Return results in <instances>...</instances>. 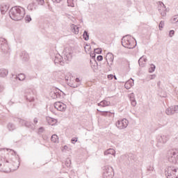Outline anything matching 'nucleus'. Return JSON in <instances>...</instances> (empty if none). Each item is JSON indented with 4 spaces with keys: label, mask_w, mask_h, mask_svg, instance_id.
Segmentation results:
<instances>
[{
    "label": "nucleus",
    "mask_w": 178,
    "mask_h": 178,
    "mask_svg": "<svg viewBox=\"0 0 178 178\" xmlns=\"http://www.w3.org/2000/svg\"><path fill=\"white\" fill-rule=\"evenodd\" d=\"M20 163L13 150L0 149V170L4 173H10L17 170Z\"/></svg>",
    "instance_id": "obj_1"
},
{
    "label": "nucleus",
    "mask_w": 178,
    "mask_h": 178,
    "mask_svg": "<svg viewBox=\"0 0 178 178\" xmlns=\"http://www.w3.org/2000/svg\"><path fill=\"white\" fill-rule=\"evenodd\" d=\"M24 15H26V11H24V9L20 6L13 7L9 12L10 19L15 20L16 22L22 20V19L24 17Z\"/></svg>",
    "instance_id": "obj_2"
},
{
    "label": "nucleus",
    "mask_w": 178,
    "mask_h": 178,
    "mask_svg": "<svg viewBox=\"0 0 178 178\" xmlns=\"http://www.w3.org/2000/svg\"><path fill=\"white\" fill-rule=\"evenodd\" d=\"M134 39L130 35H127L124 36L122 39V45L124 48H128L129 49H133L136 48V44H134Z\"/></svg>",
    "instance_id": "obj_3"
},
{
    "label": "nucleus",
    "mask_w": 178,
    "mask_h": 178,
    "mask_svg": "<svg viewBox=\"0 0 178 178\" xmlns=\"http://www.w3.org/2000/svg\"><path fill=\"white\" fill-rule=\"evenodd\" d=\"M167 178H178V168L175 165H168L165 170Z\"/></svg>",
    "instance_id": "obj_4"
},
{
    "label": "nucleus",
    "mask_w": 178,
    "mask_h": 178,
    "mask_svg": "<svg viewBox=\"0 0 178 178\" xmlns=\"http://www.w3.org/2000/svg\"><path fill=\"white\" fill-rule=\"evenodd\" d=\"M114 175L112 167L108 165L103 167V178H113Z\"/></svg>",
    "instance_id": "obj_5"
},
{
    "label": "nucleus",
    "mask_w": 178,
    "mask_h": 178,
    "mask_svg": "<svg viewBox=\"0 0 178 178\" xmlns=\"http://www.w3.org/2000/svg\"><path fill=\"white\" fill-rule=\"evenodd\" d=\"M63 55L65 60H72L73 56V49L72 47H65L63 51Z\"/></svg>",
    "instance_id": "obj_6"
},
{
    "label": "nucleus",
    "mask_w": 178,
    "mask_h": 178,
    "mask_svg": "<svg viewBox=\"0 0 178 178\" xmlns=\"http://www.w3.org/2000/svg\"><path fill=\"white\" fill-rule=\"evenodd\" d=\"M115 126L118 127V129H120V130H123V129H126V127L129 126V120H127L126 118L119 120L115 123Z\"/></svg>",
    "instance_id": "obj_7"
},
{
    "label": "nucleus",
    "mask_w": 178,
    "mask_h": 178,
    "mask_svg": "<svg viewBox=\"0 0 178 178\" xmlns=\"http://www.w3.org/2000/svg\"><path fill=\"white\" fill-rule=\"evenodd\" d=\"M34 90L33 89H26L25 90V98L29 102H33L34 101Z\"/></svg>",
    "instance_id": "obj_8"
},
{
    "label": "nucleus",
    "mask_w": 178,
    "mask_h": 178,
    "mask_svg": "<svg viewBox=\"0 0 178 178\" xmlns=\"http://www.w3.org/2000/svg\"><path fill=\"white\" fill-rule=\"evenodd\" d=\"M168 161L171 163H177L178 161V152L176 151H170V155L168 157Z\"/></svg>",
    "instance_id": "obj_9"
},
{
    "label": "nucleus",
    "mask_w": 178,
    "mask_h": 178,
    "mask_svg": "<svg viewBox=\"0 0 178 178\" xmlns=\"http://www.w3.org/2000/svg\"><path fill=\"white\" fill-rule=\"evenodd\" d=\"M157 5H158V10L160 15H161L163 17H165V16H166V6H165V4H163L162 1H159L157 3Z\"/></svg>",
    "instance_id": "obj_10"
},
{
    "label": "nucleus",
    "mask_w": 178,
    "mask_h": 178,
    "mask_svg": "<svg viewBox=\"0 0 178 178\" xmlns=\"http://www.w3.org/2000/svg\"><path fill=\"white\" fill-rule=\"evenodd\" d=\"M54 108L57 109V111H60V112H65L67 106H66V104L60 102H56L54 103Z\"/></svg>",
    "instance_id": "obj_11"
},
{
    "label": "nucleus",
    "mask_w": 178,
    "mask_h": 178,
    "mask_svg": "<svg viewBox=\"0 0 178 178\" xmlns=\"http://www.w3.org/2000/svg\"><path fill=\"white\" fill-rule=\"evenodd\" d=\"M166 115H171L178 113V106H172L165 110Z\"/></svg>",
    "instance_id": "obj_12"
},
{
    "label": "nucleus",
    "mask_w": 178,
    "mask_h": 178,
    "mask_svg": "<svg viewBox=\"0 0 178 178\" xmlns=\"http://www.w3.org/2000/svg\"><path fill=\"white\" fill-rule=\"evenodd\" d=\"M0 49H1L3 52L8 51V43H6V40L3 38H0Z\"/></svg>",
    "instance_id": "obj_13"
},
{
    "label": "nucleus",
    "mask_w": 178,
    "mask_h": 178,
    "mask_svg": "<svg viewBox=\"0 0 178 178\" xmlns=\"http://www.w3.org/2000/svg\"><path fill=\"white\" fill-rule=\"evenodd\" d=\"M158 143L165 144L169 140V135H161L157 137Z\"/></svg>",
    "instance_id": "obj_14"
},
{
    "label": "nucleus",
    "mask_w": 178,
    "mask_h": 178,
    "mask_svg": "<svg viewBox=\"0 0 178 178\" xmlns=\"http://www.w3.org/2000/svg\"><path fill=\"white\" fill-rule=\"evenodd\" d=\"M75 81L76 84L73 83V81H72V76H70V82L68 83V85L70 86V87H72V88H77V87H79L80 86V84H81V82H80V79L79 78H76L75 79Z\"/></svg>",
    "instance_id": "obj_15"
},
{
    "label": "nucleus",
    "mask_w": 178,
    "mask_h": 178,
    "mask_svg": "<svg viewBox=\"0 0 178 178\" xmlns=\"http://www.w3.org/2000/svg\"><path fill=\"white\" fill-rule=\"evenodd\" d=\"M113 54L111 53H108L106 56V60L107 62V65L108 66H112V63H113Z\"/></svg>",
    "instance_id": "obj_16"
},
{
    "label": "nucleus",
    "mask_w": 178,
    "mask_h": 178,
    "mask_svg": "<svg viewBox=\"0 0 178 178\" xmlns=\"http://www.w3.org/2000/svg\"><path fill=\"white\" fill-rule=\"evenodd\" d=\"M54 63L60 64V65H61V66H63V65L65 63L63 62V57H62V56H60V54H57L55 56Z\"/></svg>",
    "instance_id": "obj_17"
},
{
    "label": "nucleus",
    "mask_w": 178,
    "mask_h": 178,
    "mask_svg": "<svg viewBox=\"0 0 178 178\" xmlns=\"http://www.w3.org/2000/svg\"><path fill=\"white\" fill-rule=\"evenodd\" d=\"M93 59L90 60V66L94 72H97L98 70V63L94 58H95V56H92Z\"/></svg>",
    "instance_id": "obj_18"
},
{
    "label": "nucleus",
    "mask_w": 178,
    "mask_h": 178,
    "mask_svg": "<svg viewBox=\"0 0 178 178\" xmlns=\"http://www.w3.org/2000/svg\"><path fill=\"white\" fill-rule=\"evenodd\" d=\"M9 9V5L3 3L1 5L0 10L2 13V15H5L6 12H8Z\"/></svg>",
    "instance_id": "obj_19"
},
{
    "label": "nucleus",
    "mask_w": 178,
    "mask_h": 178,
    "mask_svg": "<svg viewBox=\"0 0 178 178\" xmlns=\"http://www.w3.org/2000/svg\"><path fill=\"white\" fill-rule=\"evenodd\" d=\"M20 57L24 62H27V60L30 59V56H29V54H27V52L24 51L20 54Z\"/></svg>",
    "instance_id": "obj_20"
},
{
    "label": "nucleus",
    "mask_w": 178,
    "mask_h": 178,
    "mask_svg": "<svg viewBox=\"0 0 178 178\" xmlns=\"http://www.w3.org/2000/svg\"><path fill=\"white\" fill-rule=\"evenodd\" d=\"M134 86V80L133 79H129L124 84V87L125 88H127V90H129V88H131V87H133Z\"/></svg>",
    "instance_id": "obj_21"
},
{
    "label": "nucleus",
    "mask_w": 178,
    "mask_h": 178,
    "mask_svg": "<svg viewBox=\"0 0 178 178\" xmlns=\"http://www.w3.org/2000/svg\"><path fill=\"white\" fill-rule=\"evenodd\" d=\"M146 63H147V58L144 56L140 57V59L138 60L139 65L141 67H144V66H145Z\"/></svg>",
    "instance_id": "obj_22"
},
{
    "label": "nucleus",
    "mask_w": 178,
    "mask_h": 178,
    "mask_svg": "<svg viewBox=\"0 0 178 178\" xmlns=\"http://www.w3.org/2000/svg\"><path fill=\"white\" fill-rule=\"evenodd\" d=\"M98 106H102L105 108V106H109L111 105V102H108L106 100H103L97 104Z\"/></svg>",
    "instance_id": "obj_23"
},
{
    "label": "nucleus",
    "mask_w": 178,
    "mask_h": 178,
    "mask_svg": "<svg viewBox=\"0 0 178 178\" xmlns=\"http://www.w3.org/2000/svg\"><path fill=\"white\" fill-rule=\"evenodd\" d=\"M46 120L47 122V123L49 124H50L51 126H54V124H56V123L58 122L56 120L50 118V117H47L46 118Z\"/></svg>",
    "instance_id": "obj_24"
},
{
    "label": "nucleus",
    "mask_w": 178,
    "mask_h": 178,
    "mask_svg": "<svg viewBox=\"0 0 178 178\" xmlns=\"http://www.w3.org/2000/svg\"><path fill=\"white\" fill-rule=\"evenodd\" d=\"M121 162H123V163L129 164V155L124 154L120 156Z\"/></svg>",
    "instance_id": "obj_25"
},
{
    "label": "nucleus",
    "mask_w": 178,
    "mask_h": 178,
    "mask_svg": "<svg viewBox=\"0 0 178 178\" xmlns=\"http://www.w3.org/2000/svg\"><path fill=\"white\" fill-rule=\"evenodd\" d=\"M104 155H113L115 156V155H116V152L113 149H108L104 152Z\"/></svg>",
    "instance_id": "obj_26"
},
{
    "label": "nucleus",
    "mask_w": 178,
    "mask_h": 178,
    "mask_svg": "<svg viewBox=\"0 0 178 178\" xmlns=\"http://www.w3.org/2000/svg\"><path fill=\"white\" fill-rule=\"evenodd\" d=\"M9 72L6 69H0V77H6Z\"/></svg>",
    "instance_id": "obj_27"
},
{
    "label": "nucleus",
    "mask_w": 178,
    "mask_h": 178,
    "mask_svg": "<svg viewBox=\"0 0 178 178\" xmlns=\"http://www.w3.org/2000/svg\"><path fill=\"white\" fill-rule=\"evenodd\" d=\"M71 29L74 34H79V27L77 26L72 24Z\"/></svg>",
    "instance_id": "obj_28"
},
{
    "label": "nucleus",
    "mask_w": 178,
    "mask_h": 178,
    "mask_svg": "<svg viewBox=\"0 0 178 178\" xmlns=\"http://www.w3.org/2000/svg\"><path fill=\"white\" fill-rule=\"evenodd\" d=\"M9 131H13L16 129V127L13 124V123L9 122L7 126Z\"/></svg>",
    "instance_id": "obj_29"
},
{
    "label": "nucleus",
    "mask_w": 178,
    "mask_h": 178,
    "mask_svg": "<svg viewBox=\"0 0 178 178\" xmlns=\"http://www.w3.org/2000/svg\"><path fill=\"white\" fill-rule=\"evenodd\" d=\"M83 38L85 40V41H88V40H90V35L88 34V32L87 31H85L83 32Z\"/></svg>",
    "instance_id": "obj_30"
},
{
    "label": "nucleus",
    "mask_w": 178,
    "mask_h": 178,
    "mask_svg": "<svg viewBox=\"0 0 178 178\" xmlns=\"http://www.w3.org/2000/svg\"><path fill=\"white\" fill-rule=\"evenodd\" d=\"M26 127H29V129H32L33 130H34V129H35V127H34V125H33L31 124V122L26 121L24 125Z\"/></svg>",
    "instance_id": "obj_31"
},
{
    "label": "nucleus",
    "mask_w": 178,
    "mask_h": 178,
    "mask_svg": "<svg viewBox=\"0 0 178 178\" xmlns=\"http://www.w3.org/2000/svg\"><path fill=\"white\" fill-rule=\"evenodd\" d=\"M52 143H59V138L56 136V134H54L51 136Z\"/></svg>",
    "instance_id": "obj_32"
},
{
    "label": "nucleus",
    "mask_w": 178,
    "mask_h": 178,
    "mask_svg": "<svg viewBox=\"0 0 178 178\" xmlns=\"http://www.w3.org/2000/svg\"><path fill=\"white\" fill-rule=\"evenodd\" d=\"M17 79H18V80H19L20 81H23V80L26 79V75H24V74H19L17 76Z\"/></svg>",
    "instance_id": "obj_33"
},
{
    "label": "nucleus",
    "mask_w": 178,
    "mask_h": 178,
    "mask_svg": "<svg viewBox=\"0 0 178 178\" xmlns=\"http://www.w3.org/2000/svg\"><path fill=\"white\" fill-rule=\"evenodd\" d=\"M155 69H156L155 65L151 64L150 68L149 69V73H152V72H155Z\"/></svg>",
    "instance_id": "obj_34"
},
{
    "label": "nucleus",
    "mask_w": 178,
    "mask_h": 178,
    "mask_svg": "<svg viewBox=\"0 0 178 178\" xmlns=\"http://www.w3.org/2000/svg\"><path fill=\"white\" fill-rule=\"evenodd\" d=\"M67 5L68 6H71L72 8L74 7V3H73V0H67Z\"/></svg>",
    "instance_id": "obj_35"
},
{
    "label": "nucleus",
    "mask_w": 178,
    "mask_h": 178,
    "mask_svg": "<svg viewBox=\"0 0 178 178\" xmlns=\"http://www.w3.org/2000/svg\"><path fill=\"white\" fill-rule=\"evenodd\" d=\"M72 165V161L69 159L65 161V165L67 168H70V165Z\"/></svg>",
    "instance_id": "obj_36"
},
{
    "label": "nucleus",
    "mask_w": 178,
    "mask_h": 178,
    "mask_svg": "<svg viewBox=\"0 0 178 178\" xmlns=\"http://www.w3.org/2000/svg\"><path fill=\"white\" fill-rule=\"evenodd\" d=\"M26 120L22 119H19V124H22V126H24L26 124Z\"/></svg>",
    "instance_id": "obj_37"
},
{
    "label": "nucleus",
    "mask_w": 178,
    "mask_h": 178,
    "mask_svg": "<svg viewBox=\"0 0 178 178\" xmlns=\"http://www.w3.org/2000/svg\"><path fill=\"white\" fill-rule=\"evenodd\" d=\"M178 22V16L177 15H175L172 17V23H177Z\"/></svg>",
    "instance_id": "obj_38"
},
{
    "label": "nucleus",
    "mask_w": 178,
    "mask_h": 178,
    "mask_svg": "<svg viewBox=\"0 0 178 178\" xmlns=\"http://www.w3.org/2000/svg\"><path fill=\"white\" fill-rule=\"evenodd\" d=\"M25 22L30 23V22H31V17H30V15H26L25 17Z\"/></svg>",
    "instance_id": "obj_39"
},
{
    "label": "nucleus",
    "mask_w": 178,
    "mask_h": 178,
    "mask_svg": "<svg viewBox=\"0 0 178 178\" xmlns=\"http://www.w3.org/2000/svg\"><path fill=\"white\" fill-rule=\"evenodd\" d=\"M163 26H165V22H163V21L160 22V24H159L160 30H161V29H163Z\"/></svg>",
    "instance_id": "obj_40"
},
{
    "label": "nucleus",
    "mask_w": 178,
    "mask_h": 178,
    "mask_svg": "<svg viewBox=\"0 0 178 178\" xmlns=\"http://www.w3.org/2000/svg\"><path fill=\"white\" fill-rule=\"evenodd\" d=\"M129 99H130V101H134V99H136V97H134V93H131L129 95Z\"/></svg>",
    "instance_id": "obj_41"
},
{
    "label": "nucleus",
    "mask_w": 178,
    "mask_h": 178,
    "mask_svg": "<svg viewBox=\"0 0 178 178\" xmlns=\"http://www.w3.org/2000/svg\"><path fill=\"white\" fill-rule=\"evenodd\" d=\"M37 123H38V118H35L33 119V124H32L33 126V127H34V126H35V124H37Z\"/></svg>",
    "instance_id": "obj_42"
},
{
    "label": "nucleus",
    "mask_w": 178,
    "mask_h": 178,
    "mask_svg": "<svg viewBox=\"0 0 178 178\" xmlns=\"http://www.w3.org/2000/svg\"><path fill=\"white\" fill-rule=\"evenodd\" d=\"M154 170V166H151L149 165V167H147V172H151Z\"/></svg>",
    "instance_id": "obj_43"
},
{
    "label": "nucleus",
    "mask_w": 178,
    "mask_h": 178,
    "mask_svg": "<svg viewBox=\"0 0 178 178\" xmlns=\"http://www.w3.org/2000/svg\"><path fill=\"white\" fill-rule=\"evenodd\" d=\"M131 104L132 106H136V105H137V102L136 101V99L134 100H131Z\"/></svg>",
    "instance_id": "obj_44"
},
{
    "label": "nucleus",
    "mask_w": 178,
    "mask_h": 178,
    "mask_svg": "<svg viewBox=\"0 0 178 178\" xmlns=\"http://www.w3.org/2000/svg\"><path fill=\"white\" fill-rule=\"evenodd\" d=\"M44 127H41L38 129V134H41L42 133H44Z\"/></svg>",
    "instance_id": "obj_45"
},
{
    "label": "nucleus",
    "mask_w": 178,
    "mask_h": 178,
    "mask_svg": "<svg viewBox=\"0 0 178 178\" xmlns=\"http://www.w3.org/2000/svg\"><path fill=\"white\" fill-rule=\"evenodd\" d=\"M95 54H101L102 52V50H101V49H95Z\"/></svg>",
    "instance_id": "obj_46"
},
{
    "label": "nucleus",
    "mask_w": 178,
    "mask_h": 178,
    "mask_svg": "<svg viewBox=\"0 0 178 178\" xmlns=\"http://www.w3.org/2000/svg\"><path fill=\"white\" fill-rule=\"evenodd\" d=\"M169 35L170 37H173V35H175V31L173 30L170 31Z\"/></svg>",
    "instance_id": "obj_47"
},
{
    "label": "nucleus",
    "mask_w": 178,
    "mask_h": 178,
    "mask_svg": "<svg viewBox=\"0 0 178 178\" xmlns=\"http://www.w3.org/2000/svg\"><path fill=\"white\" fill-rule=\"evenodd\" d=\"M155 77H156V75H155V74L149 75V79L150 80H154V79H155Z\"/></svg>",
    "instance_id": "obj_48"
},
{
    "label": "nucleus",
    "mask_w": 178,
    "mask_h": 178,
    "mask_svg": "<svg viewBox=\"0 0 178 178\" xmlns=\"http://www.w3.org/2000/svg\"><path fill=\"white\" fill-rule=\"evenodd\" d=\"M3 90H5V86L0 84V92H3Z\"/></svg>",
    "instance_id": "obj_49"
},
{
    "label": "nucleus",
    "mask_w": 178,
    "mask_h": 178,
    "mask_svg": "<svg viewBox=\"0 0 178 178\" xmlns=\"http://www.w3.org/2000/svg\"><path fill=\"white\" fill-rule=\"evenodd\" d=\"M71 143H72V144H74V143H77V138H73L71 140Z\"/></svg>",
    "instance_id": "obj_50"
},
{
    "label": "nucleus",
    "mask_w": 178,
    "mask_h": 178,
    "mask_svg": "<svg viewBox=\"0 0 178 178\" xmlns=\"http://www.w3.org/2000/svg\"><path fill=\"white\" fill-rule=\"evenodd\" d=\"M97 60L101 61L102 59H104V57L102 56H98L97 57Z\"/></svg>",
    "instance_id": "obj_51"
},
{
    "label": "nucleus",
    "mask_w": 178,
    "mask_h": 178,
    "mask_svg": "<svg viewBox=\"0 0 178 178\" xmlns=\"http://www.w3.org/2000/svg\"><path fill=\"white\" fill-rule=\"evenodd\" d=\"M108 113H111V112H109V111H104L102 113V115H103V116H107Z\"/></svg>",
    "instance_id": "obj_52"
},
{
    "label": "nucleus",
    "mask_w": 178,
    "mask_h": 178,
    "mask_svg": "<svg viewBox=\"0 0 178 178\" xmlns=\"http://www.w3.org/2000/svg\"><path fill=\"white\" fill-rule=\"evenodd\" d=\"M39 5H44V0H38Z\"/></svg>",
    "instance_id": "obj_53"
},
{
    "label": "nucleus",
    "mask_w": 178,
    "mask_h": 178,
    "mask_svg": "<svg viewBox=\"0 0 178 178\" xmlns=\"http://www.w3.org/2000/svg\"><path fill=\"white\" fill-rule=\"evenodd\" d=\"M33 4H29L28 6V9H29V10H33Z\"/></svg>",
    "instance_id": "obj_54"
},
{
    "label": "nucleus",
    "mask_w": 178,
    "mask_h": 178,
    "mask_svg": "<svg viewBox=\"0 0 178 178\" xmlns=\"http://www.w3.org/2000/svg\"><path fill=\"white\" fill-rule=\"evenodd\" d=\"M62 0H52L54 3H59Z\"/></svg>",
    "instance_id": "obj_55"
},
{
    "label": "nucleus",
    "mask_w": 178,
    "mask_h": 178,
    "mask_svg": "<svg viewBox=\"0 0 178 178\" xmlns=\"http://www.w3.org/2000/svg\"><path fill=\"white\" fill-rule=\"evenodd\" d=\"M108 79H109V80H112V79H113V75L112 74L108 75Z\"/></svg>",
    "instance_id": "obj_56"
},
{
    "label": "nucleus",
    "mask_w": 178,
    "mask_h": 178,
    "mask_svg": "<svg viewBox=\"0 0 178 178\" xmlns=\"http://www.w3.org/2000/svg\"><path fill=\"white\" fill-rule=\"evenodd\" d=\"M54 98H58V97H59V94L58 93L54 92Z\"/></svg>",
    "instance_id": "obj_57"
},
{
    "label": "nucleus",
    "mask_w": 178,
    "mask_h": 178,
    "mask_svg": "<svg viewBox=\"0 0 178 178\" xmlns=\"http://www.w3.org/2000/svg\"><path fill=\"white\" fill-rule=\"evenodd\" d=\"M66 81H69V76H65Z\"/></svg>",
    "instance_id": "obj_58"
},
{
    "label": "nucleus",
    "mask_w": 178,
    "mask_h": 178,
    "mask_svg": "<svg viewBox=\"0 0 178 178\" xmlns=\"http://www.w3.org/2000/svg\"><path fill=\"white\" fill-rule=\"evenodd\" d=\"M67 148H68V147H67V145H65V146H64V149H67Z\"/></svg>",
    "instance_id": "obj_59"
},
{
    "label": "nucleus",
    "mask_w": 178,
    "mask_h": 178,
    "mask_svg": "<svg viewBox=\"0 0 178 178\" xmlns=\"http://www.w3.org/2000/svg\"><path fill=\"white\" fill-rule=\"evenodd\" d=\"M113 77H114L115 80L117 79L116 76H113Z\"/></svg>",
    "instance_id": "obj_60"
}]
</instances>
